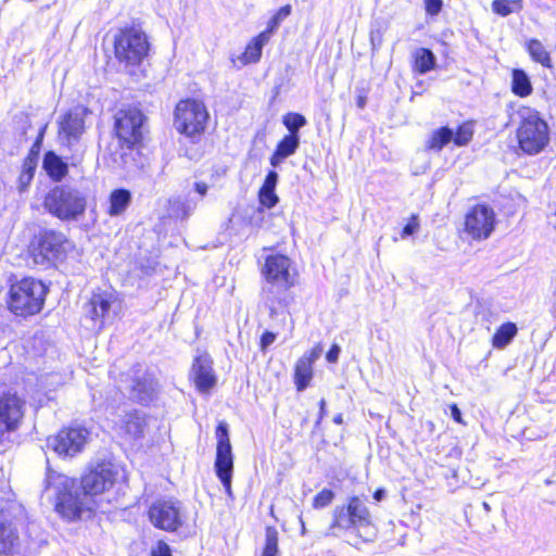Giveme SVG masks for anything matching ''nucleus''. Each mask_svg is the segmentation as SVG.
<instances>
[{"mask_svg":"<svg viewBox=\"0 0 556 556\" xmlns=\"http://www.w3.org/2000/svg\"><path fill=\"white\" fill-rule=\"evenodd\" d=\"M118 475V467L111 462L97 464L81 477L84 493L80 494L74 479L48 468L42 495L53 503L60 515L75 520L91 510L88 495H97L111 488Z\"/></svg>","mask_w":556,"mask_h":556,"instance_id":"1","label":"nucleus"},{"mask_svg":"<svg viewBox=\"0 0 556 556\" xmlns=\"http://www.w3.org/2000/svg\"><path fill=\"white\" fill-rule=\"evenodd\" d=\"M265 283L262 288V299L269 309L270 317L285 314L289 304V289L295 285L296 271L292 261L282 254H271L265 260L262 269Z\"/></svg>","mask_w":556,"mask_h":556,"instance_id":"2","label":"nucleus"},{"mask_svg":"<svg viewBox=\"0 0 556 556\" xmlns=\"http://www.w3.org/2000/svg\"><path fill=\"white\" fill-rule=\"evenodd\" d=\"M47 292V286L31 277L12 282L8 292V308L21 317L38 314L42 309Z\"/></svg>","mask_w":556,"mask_h":556,"instance_id":"3","label":"nucleus"},{"mask_svg":"<svg viewBox=\"0 0 556 556\" xmlns=\"http://www.w3.org/2000/svg\"><path fill=\"white\" fill-rule=\"evenodd\" d=\"M45 206L50 214L63 222L77 220L86 212L87 195L68 185L56 186L46 195Z\"/></svg>","mask_w":556,"mask_h":556,"instance_id":"4","label":"nucleus"},{"mask_svg":"<svg viewBox=\"0 0 556 556\" xmlns=\"http://www.w3.org/2000/svg\"><path fill=\"white\" fill-rule=\"evenodd\" d=\"M88 109L84 106H75L60 116L58 121V139L63 147L71 152V156H66L72 166H77L84 157V148L80 139L86 130L85 117Z\"/></svg>","mask_w":556,"mask_h":556,"instance_id":"5","label":"nucleus"},{"mask_svg":"<svg viewBox=\"0 0 556 556\" xmlns=\"http://www.w3.org/2000/svg\"><path fill=\"white\" fill-rule=\"evenodd\" d=\"M519 148L529 155L542 152L549 142V128L539 112L526 110L517 130Z\"/></svg>","mask_w":556,"mask_h":556,"instance_id":"6","label":"nucleus"},{"mask_svg":"<svg viewBox=\"0 0 556 556\" xmlns=\"http://www.w3.org/2000/svg\"><path fill=\"white\" fill-rule=\"evenodd\" d=\"M207 119L208 112L201 101L181 100L176 105L175 127L193 142L204 132Z\"/></svg>","mask_w":556,"mask_h":556,"instance_id":"7","label":"nucleus"},{"mask_svg":"<svg viewBox=\"0 0 556 556\" xmlns=\"http://www.w3.org/2000/svg\"><path fill=\"white\" fill-rule=\"evenodd\" d=\"M149 49L147 35L139 28H125L115 36V55L128 65L140 64L148 56Z\"/></svg>","mask_w":556,"mask_h":556,"instance_id":"8","label":"nucleus"},{"mask_svg":"<svg viewBox=\"0 0 556 556\" xmlns=\"http://www.w3.org/2000/svg\"><path fill=\"white\" fill-rule=\"evenodd\" d=\"M371 526V514L358 496H351L346 506H337L332 513L331 530H361Z\"/></svg>","mask_w":556,"mask_h":556,"instance_id":"9","label":"nucleus"},{"mask_svg":"<svg viewBox=\"0 0 556 556\" xmlns=\"http://www.w3.org/2000/svg\"><path fill=\"white\" fill-rule=\"evenodd\" d=\"M216 458L214 463L215 473L223 484L226 493L231 496V480L233 472V455L229 438V427L226 421H219L216 427Z\"/></svg>","mask_w":556,"mask_h":556,"instance_id":"10","label":"nucleus"},{"mask_svg":"<svg viewBox=\"0 0 556 556\" xmlns=\"http://www.w3.org/2000/svg\"><path fill=\"white\" fill-rule=\"evenodd\" d=\"M146 116L137 108L121 109L114 116V131L118 140L128 149L140 143L143 138Z\"/></svg>","mask_w":556,"mask_h":556,"instance_id":"11","label":"nucleus"},{"mask_svg":"<svg viewBox=\"0 0 556 556\" xmlns=\"http://www.w3.org/2000/svg\"><path fill=\"white\" fill-rule=\"evenodd\" d=\"M71 242L61 231L43 229L39 232L38 244L34 249V260L37 264L46 265L65 257Z\"/></svg>","mask_w":556,"mask_h":556,"instance_id":"12","label":"nucleus"},{"mask_svg":"<svg viewBox=\"0 0 556 556\" xmlns=\"http://www.w3.org/2000/svg\"><path fill=\"white\" fill-rule=\"evenodd\" d=\"M119 303L115 292L109 290L94 291L84 306V315L92 321V327L101 329L106 321L114 318Z\"/></svg>","mask_w":556,"mask_h":556,"instance_id":"13","label":"nucleus"},{"mask_svg":"<svg viewBox=\"0 0 556 556\" xmlns=\"http://www.w3.org/2000/svg\"><path fill=\"white\" fill-rule=\"evenodd\" d=\"M89 432L83 427H68L47 440V446L62 457H74L80 453L87 442Z\"/></svg>","mask_w":556,"mask_h":556,"instance_id":"14","label":"nucleus"},{"mask_svg":"<svg viewBox=\"0 0 556 556\" xmlns=\"http://www.w3.org/2000/svg\"><path fill=\"white\" fill-rule=\"evenodd\" d=\"M495 213L486 204H477L465 216V231L475 240L488 239L495 227Z\"/></svg>","mask_w":556,"mask_h":556,"instance_id":"15","label":"nucleus"},{"mask_svg":"<svg viewBox=\"0 0 556 556\" xmlns=\"http://www.w3.org/2000/svg\"><path fill=\"white\" fill-rule=\"evenodd\" d=\"M149 518L155 528L176 531L181 526L179 502L156 501L149 508Z\"/></svg>","mask_w":556,"mask_h":556,"instance_id":"16","label":"nucleus"},{"mask_svg":"<svg viewBox=\"0 0 556 556\" xmlns=\"http://www.w3.org/2000/svg\"><path fill=\"white\" fill-rule=\"evenodd\" d=\"M24 401L15 393H3L0 396V443L3 435L15 430L24 415Z\"/></svg>","mask_w":556,"mask_h":556,"instance_id":"17","label":"nucleus"},{"mask_svg":"<svg viewBox=\"0 0 556 556\" xmlns=\"http://www.w3.org/2000/svg\"><path fill=\"white\" fill-rule=\"evenodd\" d=\"M128 375L131 378L130 397L142 405L149 404L157 389L153 375L149 374L141 364L134 365Z\"/></svg>","mask_w":556,"mask_h":556,"instance_id":"18","label":"nucleus"},{"mask_svg":"<svg viewBox=\"0 0 556 556\" xmlns=\"http://www.w3.org/2000/svg\"><path fill=\"white\" fill-rule=\"evenodd\" d=\"M190 378L201 393L208 392L216 384L217 379L213 369V359L207 353L194 357Z\"/></svg>","mask_w":556,"mask_h":556,"instance_id":"19","label":"nucleus"},{"mask_svg":"<svg viewBox=\"0 0 556 556\" xmlns=\"http://www.w3.org/2000/svg\"><path fill=\"white\" fill-rule=\"evenodd\" d=\"M20 546L16 525L4 515L0 519V555H13Z\"/></svg>","mask_w":556,"mask_h":556,"instance_id":"20","label":"nucleus"},{"mask_svg":"<svg viewBox=\"0 0 556 556\" xmlns=\"http://www.w3.org/2000/svg\"><path fill=\"white\" fill-rule=\"evenodd\" d=\"M300 147V135H286L270 156V165L278 167L287 157L293 155Z\"/></svg>","mask_w":556,"mask_h":556,"instance_id":"21","label":"nucleus"},{"mask_svg":"<svg viewBox=\"0 0 556 556\" xmlns=\"http://www.w3.org/2000/svg\"><path fill=\"white\" fill-rule=\"evenodd\" d=\"M132 200V194L128 189L117 188L114 189L109 195V204L106 213L111 217H119L129 207Z\"/></svg>","mask_w":556,"mask_h":556,"instance_id":"22","label":"nucleus"},{"mask_svg":"<svg viewBox=\"0 0 556 556\" xmlns=\"http://www.w3.org/2000/svg\"><path fill=\"white\" fill-rule=\"evenodd\" d=\"M42 167L47 175L54 181H61L68 172V163L54 151H47L43 154Z\"/></svg>","mask_w":556,"mask_h":556,"instance_id":"23","label":"nucleus"},{"mask_svg":"<svg viewBox=\"0 0 556 556\" xmlns=\"http://www.w3.org/2000/svg\"><path fill=\"white\" fill-rule=\"evenodd\" d=\"M122 422V428L129 438L138 439L143 435L147 426L144 413L136 409L130 410L124 415Z\"/></svg>","mask_w":556,"mask_h":556,"instance_id":"24","label":"nucleus"},{"mask_svg":"<svg viewBox=\"0 0 556 556\" xmlns=\"http://www.w3.org/2000/svg\"><path fill=\"white\" fill-rule=\"evenodd\" d=\"M414 70L425 75L429 71L433 70L437 64V58L434 53L428 48H419L414 54Z\"/></svg>","mask_w":556,"mask_h":556,"instance_id":"25","label":"nucleus"},{"mask_svg":"<svg viewBox=\"0 0 556 556\" xmlns=\"http://www.w3.org/2000/svg\"><path fill=\"white\" fill-rule=\"evenodd\" d=\"M313 378V365L306 358H299L294 368V383L299 392L304 391Z\"/></svg>","mask_w":556,"mask_h":556,"instance_id":"26","label":"nucleus"},{"mask_svg":"<svg viewBox=\"0 0 556 556\" xmlns=\"http://www.w3.org/2000/svg\"><path fill=\"white\" fill-rule=\"evenodd\" d=\"M269 41L268 37L264 34H258L247 46L242 54L243 64L256 63L262 56L263 47Z\"/></svg>","mask_w":556,"mask_h":556,"instance_id":"27","label":"nucleus"},{"mask_svg":"<svg viewBox=\"0 0 556 556\" xmlns=\"http://www.w3.org/2000/svg\"><path fill=\"white\" fill-rule=\"evenodd\" d=\"M511 91L521 98L532 92V84L528 74L520 68H515L511 74Z\"/></svg>","mask_w":556,"mask_h":556,"instance_id":"28","label":"nucleus"},{"mask_svg":"<svg viewBox=\"0 0 556 556\" xmlns=\"http://www.w3.org/2000/svg\"><path fill=\"white\" fill-rule=\"evenodd\" d=\"M526 49L532 61L540 63L544 67H552V59L549 52L544 45L538 39H530L526 43Z\"/></svg>","mask_w":556,"mask_h":556,"instance_id":"29","label":"nucleus"},{"mask_svg":"<svg viewBox=\"0 0 556 556\" xmlns=\"http://www.w3.org/2000/svg\"><path fill=\"white\" fill-rule=\"evenodd\" d=\"M453 139V129L443 126L435 129L426 143L428 150L441 151Z\"/></svg>","mask_w":556,"mask_h":556,"instance_id":"30","label":"nucleus"},{"mask_svg":"<svg viewBox=\"0 0 556 556\" xmlns=\"http://www.w3.org/2000/svg\"><path fill=\"white\" fill-rule=\"evenodd\" d=\"M516 334L517 326L514 323L503 324L493 336V346L496 349L505 348Z\"/></svg>","mask_w":556,"mask_h":556,"instance_id":"31","label":"nucleus"},{"mask_svg":"<svg viewBox=\"0 0 556 556\" xmlns=\"http://www.w3.org/2000/svg\"><path fill=\"white\" fill-rule=\"evenodd\" d=\"M36 172V161L35 159L28 156L22 167V172L17 179V188L20 192H24L28 186L30 185Z\"/></svg>","mask_w":556,"mask_h":556,"instance_id":"32","label":"nucleus"},{"mask_svg":"<svg viewBox=\"0 0 556 556\" xmlns=\"http://www.w3.org/2000/svg\"><path fill=\"white\" fill-rule=\"evenodd\" d=\"M291 14V5L287 4L281 7L268 21L267 27L261 34H264L270 40L273 34L278 29L282 21Z\"/></svg>","mask_w":556,"mask_h":556,"instance_id":"33","label":"nucleus"},{"mask_svg":"<svg viewBox=\"0 0 556 556\" xmlns=\"http://www.w3.org/2000/svg\"><path fill=\"white\" fill-rule=\"evenodd\" d=\"M522 9V0H494L492 10L501 16H507Z\"/></svg>","mask_w":556,"mask_h":556,"instance_id":"34","label":"nucleus"},{"mask_svg":"<svg viewBox=\"0 0 556 556\" xmlns=\"http://www.w3.org/2000/svg\"><path fill=\"white\" fill-rule=\"evenodd\" d=\"M282 123L289 130L288 135H299V130L307 124L304 115L289 112L282 117Z\"/></svg>","mask_w":556,"mask_h":556,"instance_id":"35","label":"nucleus"},{"mask_svg":"<svg viewBox=\"0 0 556 556\" xmlns=\"http://www.w3.org/2000/svg\"><path fill=\"white\" fill-rule=\"evenodd\" d=\"M278 531L274 527H267L265 545L260 556H278Z\"/></svg>","mask_w":556,"mask_h":556,"instance_id":"36","label":"nucleus"},{"mask_svg":"<svg viewBox=\"0 0 556 556\" xmlns=\"http://www.w3.org/2000/svg\"><path fill=\"white\" fill-rule=\"evenodd\" d=\"M473 136V129L472 125L470 123H464L460 126H458L457 130L453 131V139L452 141L458 146L463 147L466 146Z\"/></svg>","mask_w":556,"mask_h":556,"instance_id":"37","label":"nucleus"},{"mask_svg":"<svg viewBox=\"0 0 556 556\" xmlns=\"http://www.w3.org/2000/svg\"><path fill=\"white\" fill-rule=\"evenodd\" d=\"M172 215L175 218L185 219L190 216L192 211L194 210V205H191L189 202L181 200H173L169 201Z\"/></svg>","mask_w":556,"mask_h":556,"instance_id":"38","label":"nucleus"},{"mask_svg":"<svg viewBox=\"0 0 556 556\" xmlns=\"http://www.w3.org/2000/svg\"><path fill=\"white\" fill-rule=\"evenodd\" d=\"M334 498V493L329 489H323L318 492L314 500L313 506L314 508L320 509L327 507Z\"/></svg>","mask_w":556,"mask_h":556,"instance_id":"39","label":"nucleus"},{"mask_svg":"<svg viewBox=\"0 0 556 556\" xmlns=\"http://www.w3.org/2000/svg\"><path fill=\"white\" fill-rule=\"evenodd\" d=\"M258 199L263 206L267 208L274 207L278 202V195L275 192V189H265L261 188L258 192Z\"/></svg>","mask_w":556,"mask_h":556,"instance_id":"40","label":"nucleus"},{"mask_svg":"<svg viewBox=\"0 0 556 556\" xmlns=\"http://www.w3.org/2000/svg\"><path fill=\"white\" fill-rule=\"evenodd\" d=\"M419 227H420V225H419L418 215L413 214L410 216L408 223L403 227L401 237L403 239H405L409 236L415 235L419 230Z\"/></svg>","mask_w":556,"mask_h":556,"instance_id":"41","label":"nucleus"},{"mask_svg":"<svg viewBox=\"0 0 556 556\" xmlns=\"http://www.w3.org/2000/svg\"><path fill=\"white\" fill-rule=\"evenodd\" d=\"M426 12L430 15H437L442 9V0H425Z\"/></svg>","mask_w":556,"mask_h":556,"instance_id":"42","label":"nucleus"},{"mask_svg":"<svg viewBox=\"0 0 556 556\" xmlns=\"http://www.w3.org/2000/svg\"><path fill=\"white\" fill-rule=\"evenodd\" d=\"M278 182V174L275 170H269L265 177L264 184L261 188L276 189Z\"/></svg>","mask_w":556,"mask_h":556,"instance_id":"43","label":"nucleus"},{"mask_svg":"<svg viewBox=\"0 0 556 556\" xmlns=\"http://www.w3.org/2000/svg\"><path fill=\"white\" fill-rule=\"evenodd\" d=\"M152 556H172V549L165 542H159L156 547L152 549Z\"/></svg>","mask_w":556,"mask_h":556,"instance_id":"44","label":"nucleus"},{"mask_svg":"<svg viewBox=\"0 0 556 556\" xmlns=\"http://www.w3.org/2000/svg\"><path fill=\"white\" fill-rule=\"evenodd\" d=\"M276 333L271 332V331H265L262 337H261V342H260V345H261V349L263 351H265L270 344L274 343V341L276 340Z\"/></svg>","mask_w":556,"mask_h":556,"instance_id":"45","label":"nucleus"},{"mask_svg":"<svg viewBox=\"0 0 556 556\" xmlns=\"http://www.w3.org/2000/svg\"><path fill=\"white\" fill-rule=\"evenodd\" d=\"M340 352H341V348L336 343L332 344L326 354V359L329 363H337Z\"/></svg>","mask_w":556,"mask_h":556,"instance_id":"46","label":"nucleus"},{"mask_svg":"<svg viewBox=\"0 0 556 556\" xmlns=\"http://www.w3.org/2000/svg\"><path fill=\"white\" fill-rule=\"evenodd\" d=\"M321 354V349L319 346L306 352L301 358H306L309 361V364L313 365L317 358H319Z\"/></svg>","mask_w":556,"mask_h":556,"instance_id":"47","label":"nucleus"},{"mask_svg":"<svg viewBox=\"0 0 556 556\" xmlns=\"http://www.w3.org/2000/svg\"><path fill=\"white\" fill-rule=\"evenodd\" d=\"M451 416H452V418L456 422H459V424L463 422V420H462V412H460V409L458 408V406L456 404H453L451 406Z\"/></svg>","mask_w":556,"mask_h":556,"instance_id":"48","label":"nucleus"},{"mask_svg":"<svg viewBox=\"0 0 556 556\" xmlns=\"http://www.w3.org/2000/svg\"><path fill=\"white\" fill-rule=\"evenodd\" d=\"M194 190L201 197H204L208 190V186L205 182L198 181V182H194Z\"/></svg>","mask_w":556,"mask_h":556,"instance_id":"49","label":"nucleus"},{"mask_svg":"<svg viewBox=\"0 0 556 556\" xmlns=\"http://www.w3.org/2000/svg\"><path fill=\"white\" fill-rule=\"evenodd\" d=\"M326 415V401L324 399H321L319 401V416H318V419L316 420V426H318L321 421V419L325 417Z\"/></svg>","mask_w":556,"mask_h":556,"instance_id":"50","label":"nucleus"},{"mask_svg":"<svg viewBox=\"0 0 556 556\" xmlns=\"http://www.w3.org/2000/svg\"><path fill=\"white\" fill-rule=\"evenodd\" d=\"M374 498L375 501L377 502H381L384 497H386V490L380 488V489H377L375 492H374Z\"/></svg>","mask_w":556,"mask_h":556,"instance_id":"51","label":"nucleus"},{"mask_svg":"<svg viewBox=\"0 0 556 556\" xmlns=\"http://www.w3.org/2000/svg\"><path fill=\"white\" fill-rule=\"evenodd\" d=\"M367 103V97L359 94L356 99V105L358 109H364Z\"/></svg>","mask_w":556,"mask_h":556,"instance_id":"52","label":"nucleus"},{"mask_svg":"<svg viewBox=\"0 0 556 556\" xmlns=\"http://www.w3.org/2000/svg\"><path fill=\"white\" fill-rule=\"evenodd\" d=\"M333 422L337 424V425H341L343 422V416L342 414H337L334 417H333Z\"/></svg>","mask_w":556,"mask_h":556,"instance_id":"53","label":"nucleus"},{"mask_svg":"<svg viewBox=\"0 0 556 556\" xmlns=\"http://www.w3.org/2000/svg\"><path fill=\"white\" fill-rule=\"evenodd\" d=\"M482 507H483V509H484L486 513L491 511V506H490V504H489V503L483 502V503H482Z\"/></svg>","mask_w":556,"mask_h":556,"instance_id":"54","label":"nucleus"}]
</instances>
